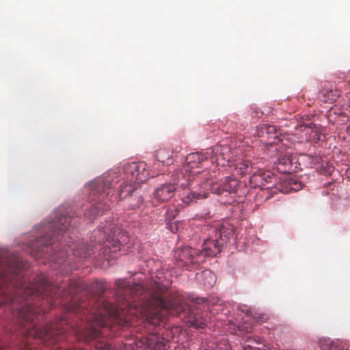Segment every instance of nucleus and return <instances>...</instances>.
<instances>
[{
  "label": "nucleus",
  "instance_id": "4be33fe9",
  "mask_svg": "<svg viewBox=\"0 0 350 350\" xmlns=\"http://www.w3.org/2000/svg\"><path fill=\"white\" fill-rule=\"evenodd\" d=\"M243 312H245L247 317L252 318L254 322H265L268 319V316L265 314L252 313L250 310H243Z\"/></svg>",
  "mask_w": 350,
  "mask_h": 350
},
{
  "label": "nucleus",
  "instance_id": "5701e85b",
  "mask_svg": "<svg viewBox=\"0 0 350 350\" xmlns=\"http://www.w3.org/2000/svg\"><path fill=\"white\" fill-rule=\"evenodd\" d=\"M239 329L240 331L245 332H250L252 329V323H247V321L240 324L238 325Z\"/></svg>",
  "mask_w": 350,
  "mask_h": 350
},
{
  "label": "nucleus",
  "instance_id": "393cba45",
  "mask_svg": "<svg viewBox=\"0 0 350 350\" xmlns=\"http://www.w3.org/2000/svg\"><path fill=\"white\" fill-rule=\"evenodd\" d=\"M279 163L284 166H291L292 159L289 155H285L284 157L279 159Z\"/></svg>",
  "mask_w": 350,
  "mask_h": 350
},
{
  "label": "nucleus",
  "instance_id": "f8f14e48",
  "mask_svg": "<svg viewBox=\"0 0 350 350\" xmlns=\"http://www.w3.org/2000/svg\"><path fill=\"white\" fill-rule=\"evenodd\" d=\"M199 189L202 191H191L183 195L181 198L182 202L186 204L189 205L193 202H196L198 200L205 199L208 198L209 187L204 188V182L200 184Z\"/></svg>",
  "mask_w": 350,
  "mask_h": 350
},
{
  "label": "nucleus",
  "instance_id": "0eeeda50",
  "mask_svg": "<svg viewBox=\"0 0 350 350\" xmlns=\"http://www.w3.org/2000/svg\"><path fill=\"white\" fill-rule=\"evenodd\" d=\"M204 188L209 187L210 191L217 195L224 193L237 194L238 196H243L247 193L245 185H243L239 180L232 176H227L220 183L213 181L212 179L206 178L204 181Z\"/></svg>",
  "mask_w": 350,
  "mask_h": 350
},
{
  "label": "nucleus",
  "instance_id": "39448f33",
  "mask_svg": "<svg viewBox=\"0 0 350 350\" xmlns=\"http://www.w3.org/2000/svg\"><path fill=\"white\" fill-rule=\"evenodd\" d=\"M108 228H98L92 234L91 241L98 243L99 245H103L104 253H115L118 251L124 250V247L129 244L130 238L129 234L126 231L116 230L112 235L109 234L107 237ZM128 248L129 246H126Z\"/></svg>",
  "mask_w": 350,
  "mask_h": 350
},
{
  "label": "nucleus",
  "instance_id": "f03ea898",
  "mask_svg": "<svg viewBox=\"0 0 350 350\" xmlns=\"http://www.w3.org/2000/svg\"><path fill=\"white\" fill-rule=\"evenodd\" d=\"M48 228L56 234L55 239L51 235L38 237L32 245L33 250L38 253V256L46 254L49 250H55L52 254L51 260L57 264H64L66 262L67 249L56 251L59 246L55 243V241L59 242V244L64 247L67 246L72 251V254L79 258H88L94 253V247L88 245L83 241L70 242L72 239L70 234H74L71 216H56L53 222L49 224Z\"/></svg>",
  "mask_w": 350,
  "mask_h": 350
},
{
  "label": "nucleus",
  "instance_id": "a211bd4d",
  "mask_svg": "<svg viewBox=\"0 0 350 350\" xmlns=\"http://www.w3.org/2000/svg\"><path fill=\"white\" fill-rule=\"evenodd\" d=\"M323 96L321 100L325 103H332L335 101L340 95V91L336 89L333 90L332 88H324L321 91Z\"/></svg>",
  "mask_w": 350,
  "mask_h": 350
},
{
  "label": "nucleus",
  "instance_id": "bb28decb",
  "mask_svg": "<svg viewBox=\"0 0 350 350\" xmlns=\"http://www.w3.org/2000/svg\"><path fill=\"white\" fill-rule=\"evenodd\" d=\"M247 344H250V346H254V345L258 344V342L255 339L248 337L247 340L245 342L244 345Z\"/></svg>",
  "mask_w": 350,
  "mask_h": 350
},
{
  "label": "nucleus",
  "instance_id": "a878e982",
  "mask_svg": "<svg viewBox=\"0 0 350 350\" xmlns=\"http://www.w3.org/2000/svg\"><path fill=\"white\" fill-rule=\"evenodd\" d=\"M311 129V126L310 125H308L306 124H297L295 127V134H298L297 133V131H306L307 129Z\"/></svg>",
  "mask_w": 350,
  "mask_h": 350
},
{
  "label": "nucleus",
  "instance_id": "ddd939ff",
  "mask_svg": "<svg viewBox=\"0 0 350 350\" xmlns=\"http://www.w3.org/2000/svg\"><path fill=\"white\" fill-rule=\"evenodd\" d=\"M256 134L259 137H267L268 140L278 137V131L276 126L268 124H260L256 129Z\"/></svg>",
  "mask_w": 350,
  "mask_h": 350
},
{
  "label": "nucleus",
  "instance_id": "9b49d317",
  "mask_svg": "<svg viewBox=\"0 0 350 350\" xmlns=\"http://www.w3.org/2000/svg\"><path fill=\"white\" fill-rule=\"evenodd\" d=\"M124 170L126 179L135 185L144 183L150 176L148 171L146 170V164L144 162L127 163L124 166Z\"/></svg>",
  "mask_w": 350,
  "mask_h": 350
},
{
  "label": "nucleus",
  "instance_id": "c85d7f7f",
  "mask_svg": "<svg viewBox=\"0 0 350 350\" xmlns=\"http://www.w3.org/2000/svg\"><path fill=\"white\" fill-rule=\"evenodd\" d=\"M346 174L347 177L350 178V168L347 170Z\"/></svg>",
  "mask_w": 350,
  "mask_h": 350
},
{
  "label": "nucleus",
  "instance_id": "cd10ccee",
  "mask_svg": "<svg viewBox=\"0 0 350 350\" xmlns=\"http://www.w3.org/2000/svg\"><path fill=\"white\" fill-rule=\"evenodd\" d=\"M243 350H256V347L254 346H250V344L243 345Z\"/></svg>",
  "mask_w": 350,
  "mask_h": 350
},
{
  "label": "nucleus",
  "instance_id": "f3484780",
  "mask_svg": "<svg viewBox=\"0 0 350 350\" xmlns=\"http://www.w3.org/2000/svg\"><path fill=\"white\" fill-rule=\"evenodd\" d=\"M256 167L252 164L249 160L241 161L236 165L234 170V174L237 175H244L253 172Z\"/></svg>",
  "mask_w": 350,
  "mask_h": 350
},
{
  "label": "nucleus",
  "instance_id": "1a4fd4ad",
  "mask_svg": "<svg viewBox=\"0 0 350 350\" xmlns=\"http://www.w3.org/2000/svg\"><path fill=\"white\" fill-rule=\"evenodd\" d=\"M173 183H165L155 189L154 197L159 202H167L170 200L175 193L176 185H179L185 189L190 185V176L184 180L181 176H177L176 172L172 175Z\"/></svg>",
  "mask_w": 350,
  "mask_h": 350
},
{
  "label": "nucleus",
  "instance_id": "aec40b11",
  "mask_svg": "<svg viewBox=\"0 0 350 350\" xmlns=\"http://www.w3.org/2000/svg\"><path fill=\"white\" fill-rule=\"evenodd\" d=\"M143 198L141 194L135 193L131 195L128 199V208L135 210L139 208L143 203Z\"/></svg>",
  "mask_w": 350,
  "mask_h": 350
},
{
  "label": "nucleus",
  "instance_id": "423d86ee",
  "mask_svg": "<svg viewBox=\"0 0 350 350\" xmlns=\"http://www.w3.org/2000/svg\"><path fill=\"white\" fill-rule=\"evenodd\" d=\"M233 234V228L230 226L222 225L215 229L214 237L206 239L203 243L202 250L200 251L202 253L203 258L206 256H215L220 253L221 247L230 240Z\"/></svg>",
  "mask_w": 350,
  "mask_h": 350
},
{
  "label": "nucleus",
  "instance_id": "dca6fc26",
  "mask_svg": "<svg viewBox=\"0 0 350 350\" xmlns=\"http://www.w3.org/2000/svg\"><path fill=\"white\" fill-rule=\"evenodd\" d=\"M173 152L170 148H163L155 152V157L159 162L167 165L172 163Z\"/></svg>",
  "mask_w": 350,
  "mask_h": 350
},
{
  "label": "nucleus",
  "instance_id": "9d476101",
  "mask_svg": "<svg viewBox=\"0 0 350 350\" xmlns=\"http://www.w3.org/2000/svg\"><path fill=\"white\" fill-rule=\"evenodd\" d=\"M174 255L176 264L180 267H187L204 262L202 253L189 246L176 250Z\"/></svg>",
  "mask_w": 350,
  "mask_h": 350
},
{
  "label": "nucleus",
  "instance_id": "4468645a",
  "mask_svg": "<svg viewBox=\"0 0 350 350\" xmlns=\"http://www.w3.org/2000/svg\"><path fill=\"white\" fill-rule=\"evenodd\" d=\"M301 183L292 178L285 180L279 187H275L272 193L280 191L282 193H288L291 191H297L301 189Z\"/></svg>",
  "mask_w": 350,
  "mask_h": 350
},
{
  "label": "nucleus",
  "instance_id": "7ed1b4c3",
  "mask_svg": "<svg viewBox=\"0 0 350 350\" xmlns=\"http://www.w3.org/2000/svg\"><path fill=\"white\" fill-rule=\"evenodd\" d=\"M117 177L115 173L105 174L90 183L91 205L85 213V217L92 220L109 209V205L106 202L103 203V200L111 193L114 178H117Z\"/></svg>",
  "mask_w": 350,
  "mask_h": 350
},
{
  "label": "nucleus",
  "instance_id": "f257e3e1",
  "mask_svg": "<svg viewBox=\"0 0 350 350\" xmlns=\"http://www.w3.org/2000/svg\"><path fill=\"white\" fill-rule=\"evenodd\" d=\"M149 295L150 300L145 302L143 308L146 324L149 326L162 325L169 314L183 315L182 318L187 319V323L196 328H203L206 325V319L191 312L182 295L178 292L168 291L167 287L160 282H154Z\"/></svg>",
  "mask_w": 350,
  "mask_h": 350
},
{
  "label": "nucleus",
  "instance_id": "6e6552de",
  "mask_svg": "<svg viewBox=\"0 0 350 350\" xmlns=\"http://www.w3.org/2000/svg\"><path fill=\"white\" fill-rule=\"evenodd\" d=\"M275 180V176L272 172L256 167L250 178L249 185L252 188L260 187V193L258 196L267 200L275 193H272L275 188L269 185L273 183Z\"/></svg>",
  "mask_w": 350,
  "mask_h": 350
},
{
  "label": "nucleus",
  "instance_id": "2eb2a0df",
  "mask_svg": "<svg viewBox=\"0 0 350 350\" xmlns=\"http://www.w3.org/2000/svg\"><path fill=\"white\" fill-rule=\"evenodd\" d=\"M136 189L137 185L126 179V180L122 182L119 186V189L118 190V198L120 200L124 199L130 195L131 196Z\"/></svg>",
  "mask_w": 350,
  "mask_h": 350
},
{
  "label": "nucleus",
  "instance_id": "c756f323",
  "mask_svg": "<svg viewBox=\"0 0 350 350\" xmlns=\"http://www.w3.org/2000/svg\"><path fill=\"white\" fill-rule=\"evenodd\" d=\"M346 131L350 135V125L347 127Z\"/></svg>",
  "mask_w": 350,
  "mask_h": 350
},
{
  "label": "nucleus",
  "instance_id": "b1692460",
  "mask_svg": "<svg viewBox=\"0 0 350 350\" xmlns=\"http://www.w3.org/2000/svg\"><path fill=\"white\" fill-rule=\"evenodd\" d=\"M215 350H232L231 347L226 340H221L216 347Z\"/></svg>",
  "mask_w": 350,
  "mask_h": 350
},
{
  "label": "nucleus",
  "instance_id": "412c9836",
  "mask_svg": "<svg viewBox=\"0 0 350 350\" xmlns=\"http://www.w3.org/2000/svg\"><path fill=\"white\" fill-rule=\"evenodd\" d=\"M201 276L203 279V284L206 288H211L215 284V277L214 274L209 270L204 271Z\"/></svg>",
  "mask_w": 350,
  "mask_h": 350
},
{
  "label": "nucleus",
  "instance_id": "6ab92c4d",
  "mask_svg": "<svg viewBox=\"0 0 350 350\" xmlns=\"http://www.w3.org/2000/svg\"><path fill=\"white\" fill-rule=\"evenodd\" d=\"M320 347L322 350H342V343L339 340H333L327 338L320 342Z\"/></svg>",
  "mask_w": 350,
  "mask_h": 350
},
{
  "label": "nucleus",
  "instance_id": "20e7f679",
  "mask_svg": "<svg viewBox=\"0 0 350 350\" xmlns=\"http://www.w3.org/2000/svg\"><path fill=\"white\" fill-rule=\"evenodd\" d=\"M229 148L228 146H217L211 149V152H206L204 154L201 152H192L186 157V165H185L180 171H176L177 176L185 180L190 176V182L194 180L196 177H199L200 171L197 170L198 165L207 160L208 156L213 154L215 157V161L219 164V157L223 160L229 161L230 156L228 155Z\"/></svg>",
  "mask_w": 350,
  "mask_h": 350
},
{
  "label": "nucleus",
  "instance_id": "7c9ffc66",
  "mask_svg": "<svg viewBox=\"0 0 350 350\" xmlns=\"http://www.w3.org/2000/svg\"><path fill=\"white\" fill-rule=\"evenodd\" d=\"M170 213H171V211H169L167 212V216H168V217H171Z\"/></svg>",
  "mask_w": 350,
  "mask_h": 350
}]
</instances>
